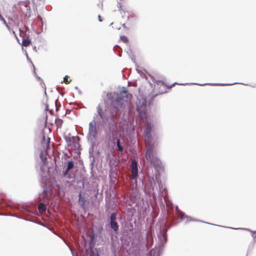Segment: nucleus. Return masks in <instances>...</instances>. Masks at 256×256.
Segmentation results:
<instances>
[{
    "mask_svg": "<svg viewBox=\"0 0 256 256\" xmlns=\"http://www.w3.org/2000/svg\"><path fill=\"white\" fill-rule=\"evenodd\" d=\"M154 124L148 121L147 126L144 128L143 132V136L146 138L149 143V146L146 148V157L147 160L151 163L156 169H160V170H164V166L162 162L159 158L154 156V140L152 136V133L154 132Z\"/></svg>",
    "mask_w": 256,
    "mask_h": 256,
    "instance_id": "f257e3e1",
    "label": "nucleus"
},
{
    "mask_svg": "<svg viewBox=\"0 0 256 256\" xmlns=\"http://www.w3.org/2000/svg\"><path fill=\"white\" fill-rule=\"evenodd\" d=\"M136 212V210L135 207L126 206L125 214L126 219V220L125 218L120 216L118 218V220L121 225L122 232L123 233V236L126 238H128V237L129 232L134 228V227L138 228L139 226V222H137L135 218L134 221L132 222V217Z\"/></svg>",
    "mask_w": 256,
    "mask_h": 256,
    "instance_id": "f03ea898",
    "label": "nucleus"
},
{
    "mask_svg": "<svg viewBox=\"0 0 256 256\" xmlns=\"http://www.w3.org/2000/svg\"><path fill=\"white\" fill-rule=\"evenodd\" d=\"M134 228L129 232L128 238H126L123 236V233L121 232L122 236L119 238L121 244L126 246H130L131 244V247L135 248L136 250H141L146 246V237L142 236L139 233H134Z\"/></svg>",
    "mask_w": 256,
    "mask_h": 256,
    "instance_id": "7ed1b4c3",
    "label": "nucleus"
},
{
    "mask_svg": "<svg viewBox=\"0 0 256 256\" xmlns=\"http://www.w3.org/2000/svg\"><path fill=\"white\" fill-rule=\"evenodd\" d=\"M156 230L158 237L159 239L158 248L157 252L158 254L160 256L168 240L167 232L170 228L168 224V220L166 218H158L156 224Z\"/></svg>",
    "mask_w": 256,
    "mask_h": 256,
    "instance_id": "20e7f679",
    "label": "nucleus"
},
{
    "mask_svg": "<svg viewBox=\"0 0 256 256\" xmlns=\"http://www.w3.org/2000/svg\"><path fill=\"white\" fill-rule=\"evenodd\" d=\"M98 136V130L96 128V117L94 116L92 120L88 124V132L86 136V138L90 144V146L88 150V154L90 159V166L92 167L94 166L95 158H94V147L96 146V140Z\"/></svg>",
    "mask_w": 256,
    "mask_h": 256,
    "instance_id": "39448f33",
    "label": "nucleus"
},
{
    "mask_svg": "<svg viewBox=\"0 0 256 256\" xmlns=\"http://www.w3.org/2000/svg\"><path fill=\"white\" fill-rule=\"evenodd\" d=\"M0 208L7 212L12 211L24 216H35L36 213L24 206L16 204L12 201L6 202L4 200L0 202Z\"/></svg>",
    "mask_w": 256,
    "mask_h": 256,
    "instance_id": "423d86ee",
    "label": "nucleus"
},
{
    "mask_svg": "<svg viewBox=\"0 0 256 256\" xmlns=\"http://www.w3.org/2000/svg\"><path fill=\"white\" fill-rule=\"evenodd\" d=\"M160 84H161L164 87H166L168 89L171 88L172 86H174L175 84H178L180 86H186L188 84H194V85H198V86H206V85H208V86H232L235 84H244L242 82H234L232 84H229V83H204V84H199L197 82H186V83H177L176 82H174L170 86H168L163 81V80H158L156 84V85L158 86V87H159Z\"/></svg>",
    "mask_w": 256,
    "mask_h": 256,
    "instance_id": "0eeeda50",
    "label": "nucleus"
},
{
    "mask_svg": "<svg viewBox=\"0 0 256 256\" xmlns=\"http://www.w3.org/2000/svg\"><path fill=\"white\" fill-rule=\"evenodd\" d=\"M138 164L136 161H134L131 163L130 168L132 174L133 180H134L136 186H140V185L142 186H144V181L143 178L144 174L141 172L138 174Z\"/></svg>",
    "mask_w": 256,
    "mask_h": 256,
    "instance_id": "6e6552de",
    "label": "nucleus"
},
{
    "mask_svg": "<svg viewBox=\"0 0 256 256\" xmlns=\"http://www.w3.org/2000/svg\"><path fill=\"white\" fill-rule=\"evenodd\" d=\"M139 96L137 97L136 102V110L141 116H144L146 112V98L140 94L138 91Z\"/></svg>",
    "mask_w": 256,
    "mask_h": 256,
    "instance_id": "1a4fd4ad",
    "label": "nucleus"
},
{
    "mask_svg": "<svg viewBox=\"0 0 256 256\" xmlns=\"http://www.w3.org/2000/svg\"><path fill=\"white\" fill-rule=\"evenodd\" d=\"M106 226L108 228V230L114 235V238L118 240V238L122 236L121 234V225L120 224V229L117 221H111L106 222Z\"/></svg>",
    "mask_w": 256,
    "mask_h": 256,
    "instance_id": "9d476101",
    "label": "nucleus"
},
{
    "mask_svg": "<svg viewBox=\"0 0 256 256\" xmlns=\"http://www.w3.org/2000/svg\"><path fill=\"white\" fill-rule=\"evenodd\" d=\"M19 8V13L21 15L24 16V18H28L30 16V2H20L18 4Z\"/></svg>",
    "mask_w": 256,
    "mask_h": 256,
    "instance_id": "9b49d317",
    "label": "nucleus"
},
{
    "mask_svg": "<svg viewBox=\"0 0 256 256\" xmlns=\"http://www.w3.org/2000/svg\"><path fill=\"white\" fill-rule=\"evenodd\" d=\"M96 112L98 116L102 120L100 121V122L98 123V124L100 125L101 126H104L109 122L111 116L110 114H106L104 112L100 104H98L97 106Z\"/></svg>",
    "mask_w": 256,
    "mask_h": 256,
    "instance_id": "f8f14e48",
    "label": "nucleus"
},
{
    "mask_svg": "<svg viewBox=\"0 0 256 256\" xmlns=\"http://www.w3.org/2000/svg\"><path fill=\"white\" fill-rule=\"evenodd\" d=\"M86 194V193L82 190H80L78 193V202L84 212L86 211V206L90 204V200Z\"/></svg>",
    "mask_w": 256,
    "mask_h": 256,
    "instance_id": "ddd939ff",
    "label": "nucleus"
},
{
    "mask_svg": "<svg viewBox=\"0 0 256 256\" xmlns=\"http://www.w3.org/2000/svg\"><path fill=\"white\" fill-rule=\"evenodd\" d=\"M74 166L75 164L73 160H68L67 162V165L66 167L63 170L62 176L68 179L72 178L74 176V173H69L68 172L70 170L73 169L74 168Z\"/></svg>",
    "mask_w": 256,
    "mask_h": 256,
    "instance_id": "4468645a",
    "label": "nucleus"
},
{
    "mask_svg": "<svg viewBox=\"0 0 256 256\" xmlns=\"http://www.w3.org/2000/svg\"><path fill=\"white\" fill-rule=\"evenodd\" d=\"M123 98L118 93H116V98L110 102L112 106L115 109H123L124 104L123 102Z\"/></svg>",
    "mask_w": 256,
    "mask_h": 256,
    "instance_id": "2eb2a0df",
    "label": "nucleus"
},
{
    "mask_svg": "<svg viewBox=\"0 0 256 256\" xmlns=\"http://www.w3.org/2000/svg\"><path fill=\"white\" fill-rule=\"evenodd\" d=\"M157 182L158 185L159 190L160 194V198L158 200L159 204L162 212H164L165 211V205L162 201V197L164 196V189L163 188V186L160 180L158 181Z\"/></svg>",
    "mask_w": 256,
    "mask_h": 256,
    "instance_id": "dca6fc26",
    "label": "nucleus"
},
{
    "mask_svg": "<svg viewBox=\"0 0 256 256\" xmlns=\"http://www.w3.org/2000/svg\"><path fill=\"white\" fill-rule=\"evenodd\" d=\"M148 184L150 188V192L154 194H156L155 190V186H156V184L154 178H150L148 179Z\"/></svg>",
    "mask_w": 256,
    "mask_h": 256,
    "instance_id": "f3484780",
    "label": "nucleus"
},
{
    "mask_svg": "<svg viewBox=\"0 0 256 256\" xmlns=\"http://www.w3.org/2000/svg\"><path fill=\"white\" fill-rule=\"evenodd\" d=\"M0 215L5 216H12V217H16V218H19V219H22V220H24L26 221L30 222H33V223H35V224H38L35 221H34V220H32L26 218H22L20 216H19L18 214H10L2 213V214H0Z\"/></svg>",
    "mask_w": 256,
    "mask_h": 256,
    "instance_id": "a211bd4d",
    "label": "nucleus"
},
{
    "mask_svg": "<svg viewBox=\"0 0 256 256\" xmlns=\"http://www.w3.org/2000/svg\"><path fill=\"white\" fill-rule=\"evenodd\" d=\"M32 66H33V68H34L33 72H34V76L38 80L40 81V84H42V88H43L44 89V92H45V94H46V86L44 82V80L40 76H39L37 74L36 72V68H35V66L34 64H32Z\"/></svg>",
    "mask_w": 256,
    "mask_h": 256,
    "instance_id": "6ab92c4d",
    "label": "nucleus"
},
{
    "mask_svg": "<svg viewBox=\"0 0 256 256\" xmlns=\"http://www.w3.org/2000/svg\"><path fill=\"white\" fill-rule=\"evenodd\" d=\"M48 124V114H46V120L44 122V124L43 128L41 130V134H42V144H43L45 142H46V136H45V133H44V129L46 128Z\"/></svg>",
    "mask_w": 256,
    "mask_h": 256,
    "instance_id": "aec40b11",
    "label": "nucleus"
},
{
    "mask_svg": "<svg viewBox=\"0 0 256 256\" xmlns=\"http://www.w3.org/2000/svg\"><path fill=\"white\" fill-rule=\"evenodd\" d=\"M118 213L116 212H113L110 213V216L108 218L106 222H111V221H117L118 220Z\"/></svg>",
    "mask_w": 256,
    "mask_h": 256,
    "instance_id": "412c9836",
    "label": "nucleus"
},
{
    "mask_svg": "<svg viewBox=\"0 0 256 256\" xmlns=\"http://www.w3.org/2000/svg\"><path fill=\"white\" fill-rule=\"evenodd\" d=\"M115 202L113 199L110 198L108 201L106 199V206L108 209L114 210V208Z\"/></svg>",
    "mask_w": 256,
    "mask_h": 256,
    "instance_id": "4be33fe9",
    "label": "nucleus"
},
{
    "mask_svg": "<svg viewBox=\"0 0 256 256\" xmlns=\"http://www.w3.org/2000/svg\"><path fill=\"white\" fill-rule=\"evenodd\" d=\"M40 158L42 166H46L48 164V160L46 156L44 154L42 150H40Z\"/></svg>",
    "mask_w": 256,
    "mask_h": 256,
    "instance_id": "5701e85b",
    "label": "nucleus"
},
{
    "mask_svg": "<svg viewBox=\"0 0 256 256\" xmlns=\"http://www.w3.org/2000/svg\"><path fill=\"white\" fill-rule=\"evenodd\" d=\"M32 42L31 39L30 38H24V37L22 38V45L24 46H30Z\"/></svg>",
    "mask_w": 256,
    "mask_h": 256,
    "instance_id": "b1692460",
    "label": "nucleus"
},
{
    "mask_svg": "<svg viewBox=\"0 0 256 256\" xmlns=\"http://www.w3.org/2000/svg\"><path fill=\"white\" fill-rule=\"evenodd\" d=\"M133 204H135L134 206H137L138 204L134 200H128L126 199V204L127 207H131L133 206Z\"/></svg>",
    "mask_w": 256,
    "mask_h": 256,
    "instance_id": "393cba45",
    "label": "nucleus"
},
{
    "mask_svg": "<svg viewBox=\"0 0 256 256\" xmlns=\"http://www.w3.org/2000/svg\"><path fill=\"white\" fill-rule=\"evenodd\" d=\"M117 92H108L106 94L108 100L110 101V102L116 98V96Z\"/></svg>",
    "mask_w": 256,
    "mask_h": 256,
    "instance_id": "a878e982",
    "label": "nucleus"
},
{
    "mask_svg": "<svg viewBox=\"0 0 256 256\" xmlns=\"http://www.w3.org/2000/svg\"><path fill=\"white\" fill-rule=\"evenodd\" d=\"M38 210L40 212H44L46 210V208L44 203H40L38 206Z\"/></svg>",
    "mask_w": 256,
    "mask_h": 256,
    "instance_id": "bb28decb",
    "label": "nucleus"
},
{
    "mask_svg": "<svg viewBox=\"0 0 256 256\" xmlns=\"http://www.w3.org/2000/svg\"><path fill=\"white\" fill-rule=\"evenodd\" d=\"M118 248V246H117L116 244L114 242H112L110 246V250L113 254H116Z\"/></svg>",
    "mask_w": 256,
    "mask_h": 256,
    "instance_id": "cd10ccee",
    "label": "nucleus"
},
{
    "mask_svg": "<svg viewBox=\"0 0 256 256\" xmlns=\"http://www.w3.org/2000/svg\"><path fill=\"white\" fill-rule=\"evenodd\" d=\"M166 90H159L158 92L156 94H153L152 96L151 97V98L150 99V101H152L154 100V99L158 95V94H164L166 92Z\"/></svg>",
    "mask_w": 256,
    "mask_h": 256,
    "instance_id": "c85d7f7f",
    "label": "nucleus"
},
{
    "mask_svg": "<svg viewBox=\"0 0 256 256\" xmlns=\"http://www.w3.org/2000/svg\"><path fill=\"white\" fill-rule=\"evenodd\" d=\"M129 58H130L131 60L133 62V63L134 64V65L136 67V70L137 72L138 73L140 74V71L137 68L138 67V66L137 63L136 62L134 56H129Z\"/></svg>",
    "mask_w": 256,
    "mask_h": 256,
    "instance_id": "c756f323",
    "label": "nucleus"
},
{
    "mask_svg": "<svg viewBox=\"0 0 256 256\" xmlns=\"http://www.w3.org/2000/svg\"><path fill=\"white\" fill-rule=\"evenodd\" d=\"M70 134L69 133L68 136H64V138L66 142L68 144L71 142V139L74 140L75 138V137L74 136H72V138H70L69 136H70Z\"/></svg>",
    "mask_w": 256,
    "mask_h": 256,
    "instance_id": "7c9ffc66",
    "label": "nucleus"
},
{
    "mask_svg": "<svg viewBox=\"0 0 256 256\" xmlns=\"http://www.w3.org/2000/svg\"><path fill=\"white\" fill-rule=\"evenodd\" d=\"M41 186L42 187L43 189V195L44 196L50 190V187L48 186H43L41 185Z\"/></svg>",
    "mask_w": 256,
    "mask_h": 256,
    "instance_id": "2f4dec72",
    "label": "nucleus"
},
{
    "mask_svg": "<svg viewBox=\"0 0 256 256\" xmlns=\"http://www.w3.org/2000/svg\"><path fill=\"white\" fill-rule=\"evenodd\" d=\"M0 20L1 22H2L5 25V26L8 29L10 30V28L9 26L8 25V23L6 22V20H5V19L2 16H0Z\"/></svg>",
    "mask_w": 256,
    "mask_h": 256,
    "instance_id": "473e14b6",
    "label": "nucleus"
},
{
    "mask_svg": "<svg viewBox=\"0 0 256 256\" xmlns=\"http://www.w3.org/2000/svg\"><path fill=\"white\" fill-rule=\"evenodd\" d=\"M185 218H186V222L193 220V218L190 216H187L186 215L182 216L180 218V220H184Z\"/></svg>",
    "mask_w": 256,
    "mask_h": 256,
    "instance_id": "72a5a7b5",
    "label": "nucleus"
},
{
    "mask_svg": "<svg viewBox=\"0 0 256 256\" xmlns=\"http://www.w3.org/2000/svg\"><path fill=\"white\" fill-rule=\"evenodd\" d=\"M120 40L124 43H128L129 40L128 38L126 36H120Z\"/></svg>",
    "mask_w": 256,
    "mask_h": 256,
    "instance_id": "f704fd0d",
    "label": "nucleus"
},
{
    "mask_svg": "<svg viewBox=\"0 0 256 256\" xmlns=\"http://www.w3.org/2000/svg\"><path fill=\"white\" fill-rule=\"evenodd\" d=\"M93 194H94V198H95V199L96 200V198H98V190L96 188H93Z\"/></svg>",
    "mask_w": 256,
    "mask_h": 256,
    "instance_id": "c9c22d12",
    "label": "nucleus"
},
{
    "mask_svg": "<svg viewBox=\"0 0 256 256\" xmlns=\"http://www.w3.org/2000/svg\"><path fill=\"white\" fill-rule=\"evenodd\" d=\"M63 122V120L61 118H57L56 120V124L58 127L60 128Z\"/></svg>",
    "mask_w": 256,
    "mask_h": 256,
    "instance_id": "e433bc0d",
    "label": "nucleus"
},
{
    "mask_svg": "<svg viewBox=\"0 0 256 256\" xmlns=\"http://www.w3.org/2000/svg\"><path fill=\"white\" fill-rule=\"evenodd\" d=\"M192 221H194V222H202V223H204V224H210V225L219 226L218 225H217V224H212V223L208 222H204L203 220H198V219H196V218H193V220Z\"/></svg>",
    "mask_w": 256,
    "mask_h": 256,
    "instance_id": "4c0bfd02",
    "label": "nucleus"
},
{
    "mask_svg": "<svg viewBox=\"0 0 256 256\" xmlns=\"http://www.w3.org/2000/svg\"><path fill=\"white\" fill-rule=\"evenodd\" d=\"M91 166V171L90 172V178L92 180H96L98 179V178L97 176H94V172L92 170V168L94 167V166L92 167V166Z\"/></svg>",
    "mask_w": 256,
    "mask_h": 256,
    "instance_id": "58836bf2",
    "label": "nucleus"
},
{
    "mask_svg": "<svg viewBox=\"0 0 256 256\" xmlns=\"http://www.w3.org/2000/svg\"><path fill=\"white\" fill-rule=\"evenodd\" d=\"M69 76L68 75L65 76L64 77V80L61 82V83L64 82L66 84H69L71 82V80H67V78H68Z\"/></svg>",
    "mask_w": 256,
    "mask_h": 256,
    "instance_id": "ea45409f",
    "label": "nucleus"
},
{
    "mask_svg": "<svg viewBox=\"0 0 256 256\" xmlns=\"http://www.w3.org/2000/svg\"><path fill=\"white\" fill-rule=\"evenodd\" d=\"M150 76V77L152 80L153 82H156V84H157V82L158 80H156V78H154V77L151 75V74H149ZM159 87H158V86L156 85V84H154V89H156L157 88H158Z\"/></svg>",
    "mask_w": 256,
    "mask_h": 256,
    "instance_id": "a19ab883",
    "label": "nucleus"
},
{
    "mask_svg": "<svg viewBox=\"0 0 256 256\" xmlns=\"http://www.w3.org/2000/svg\"><path fill=\"white\" fill-rule=\"evenodd\" d=\"M228 228H230L234 229V230H246V231H248V232L250 231V229L247 228H234L232 227H228Z\"/></svg>",
    "mask_w": 256,
    "mask_h": 256,
    "instance_id": "79ce46f5",
    "label": "nucleus"
},
{
    "mask_svg": "<svg viewBox=\"0 0 256 256\" xmlns=\"http://www.w3.org/2000/svg\"><path fill=\"white\" fill-rule=\"evenodd\" d=\"M116 148H118V151H122V148L118 140L116 142Z\"/></svg>",
    "mask_w": 256,
    "mask_h": 256,
    "instance_id": "37998d69",
    "label": "nucleus"
},
{
    "mask_svg": "<svg viewBox=\"0 0 256 256\" xmlns=\"http://www.w3.org/2000/svg\"><path fill=\"white\" fill-rule=\"evenodd\" d=\"M128 94V90L126 88L123 87L120 92V94Z\"/></svg>",
    "mask_w": 256,
    "mask_h": 256,
    "instance_id": "c03bdc74",
    "label": "nucleus"
},
{
    "mask_svg": "<svg viewBox=\"0 0 256 256\" xmlns=\"http://www.w3.org/2000/svg\"><path fill=\"white\" fill-rule=\"evenodd\" d=\"M50 138L49 137H48L47 140H46V147L49 146L50 144Z\"/></svg>",
    "mask_w": 256,
    "mask_h": 256,
    "instance_id": "a18cd8bd",
    "label": "nucleus"
},
{
    "mask_svg": "<svg viewBox=\"0 0 256 256\" xmlns=\"http://www.w3.org/2000/svg\"><path fill=\"white\" fill-rule=\"evenodd\" d=\"M114 51H118V52L121 50L120 48L118 45H116L114 46Z\"/></svg>",
    "mask_w": 256,
    "mask_h": 256,
    "instance_id": "49530a36",
    "label": "nucleus"
},
{
    "mask_svg": "<svg viewBox=\"0 0 256 256\" xmlns=\"http://www.w3.org/2000/svg\"><path fill=\"white\" fill-rule=\"evenodd\" d=\"M64 156L65 160L70 158V156L66 152H64Z\"/></svg>",
    "mask_w": 256,
    "mask_h": 256,
    "instance_id": "de8ad7c7",
    "label": "nucleus"
},
{
    "mask_svg": "<svg viewBox=\"0 0 256 256\" xmlns=\"http://www.w3.org/2000/svg\"><path fill=\"white\" fill-rule=\"evenodd\" d=\"M40 178H41V179L44 182H46V180H47V177L46 176H40Z\"/></svg>",
    "mask_w": 256,
    "mask_h": 256,
    "instance_id": "09e8293b",
    "label": "nucleus"
},
{
    "mask_svg": "<svg viewBox=\"0 0 256 256\" xmlns=\"http://www.w3.org/2000/svg\"><path fill=\"white\" fill-rule=\"evenodd\" d=\"M128 51H131L130 46H128V50H124V52H126V54H128V56H130L131 55Z\"/></svg>",
    "mask_w": 256,
    "mask_h": 256,
    "instance_id": "8fccbe9b",
    "label": "nucleus"
},
{
    "mask_svg": "<svg viewBox=\"0 0 256 256\" xmlns=\"http://www.w3.org/2000/svg\"><path fill=\"white\" fill-rule=\"evenodd\" d=\"M54 182H55L56 186V188H62L60 185L57 183V182H56V180H54Z\"/></svg>",
    "mask_w": 256,
    "mask_h": 256,
    "instance_id": "3c124183",
    "label": "nucleus"
},
{
    "mask_svg": "<svg viewBox=\"0 0 256 256\" xmlns=\"http://www.w3.org/2000/svg\"><path fill=\"white\" fill-rule=\"evenodd\" d=\"M118 10L120 11L122 10V5L120 2H118Z\"/></svg>",
    "mask_w": 256,
    "mask_h": 256,
    "instance_id": "603ef678",
    "label": "nucleus"
},
{
    "mask_svg": "<svg viewBox=\"0 0 256 256\" xmlns=\"http://www.w3.org/2000/svg\"><path fill=\"white\" fill-rule=\"evenodd\" d=\"M74 88L77 90L80 94H82V91L78 88L77 86H76L74 87Z\"/></svg>",
    "mask_w": 256,
    "mask_h": 256,
    "instance_id": "864d4df0",
    "label": "nucleus"
},
{
    "mask_svg": "<svg viewBox=\"0 0 256 256\" xmlns=\"http://www.w3.org/2000/svg\"><path fill=\"white\" fill-rule=\"evenodd\" d=\"M42 166V164L40 166V172H43L44 174V170L43 168V166Z\"/></svg>",
    "mask_w": 256,
    "mask_h": 256,
    "instance_id": "5fc2aeb1",
    "label": "nucleus"
},
{
    "mask_svg": "<svg viewBox=\"0 0 256 256\" xmlns=\"http://www.w3.org/2000/svg\"><path fill=\"white\" fill-rule=\"evenodd\" d=\"M26 58H27V60H29V61L32 63V64H33V63H32V60H30V58H29V57H28V55L27 52H26Z\"/></svg>",
    "mask_w": 256,
    "mask_h": 256,
    "instance_id": "6e6d98bb",
    "label": "nucleus"
},
{
    "mask_svg": "<svg viewBox=\"0 0 256 256\" xmlns=\"http://www.w3.org/2000/svg\"><path fill=\"white\" fill-rule=\"evenodd\" d=\"M50 109H49V106L48 104H46V106H45V109L44 110H48Z\"/></svg>",
    "mask_w": 256,
    "mask_h": 256,
    "instance_id": "4d7b16f0",
    "label": "nucleus"
},
{
    "mask_svg": "<svg viewBox=\"0 0 256 256\" xmlns=\"http://www.w3.org/2000/svg\"><path fill=\"white\" fill-rule=\"evenodd\" d=\"M98 21L100 22H102V17H101V16L100 15H98Z\"/></svg>",
    "mask_w": 256,
    "mask_h": 256,
    "instance_id": "13d9d810",
    "label": "nucleus"
},
{
    "mask_svg": "<svg viewBox=\"0 0 256 256\" xmlns=\"http://www.w3.org/2000/svg\"><path fill=\"white\" fill-rule=\"evenodd\" d=\"M98 6L99 7V8H102V2H100V4H98Z\"/></svg>",
    "mask_w": 256,
    "mask_h": 256,
    "instance_id": "bf43d9fd",
    "label": "nucleus"
},
{
    "mask_svg": "<svg viewBox=\"0 0 256 256\" xmlns=\"http://www.w3.org/2000/svg\"><path fill=\"white\" fill-rule=\"evenodd\" d=\"M12 32L13 34L15 35V36L16 37V38H17V40L18 41V42L20 43V40L18 39L16 34H15V32L14 31H12Z\"/></svg>",
    "mask_w": 256,
    "mask_h": 256,
    "instance_id": "052dcab7",
    "label": "nucleus"
},
{
    "mask_svg": "<svg viewBox=\"0 0 256 256\" xmlns=\"http://www.w3.org/2000/svg\"><path fill=\"white\" fill-rule=\"evenodd\" d=\"M249 232L252 233V234H254V233H256V231H252V230H250V231Z\"/></svg>",
    "mask_w": 256,
    "mask_h": 256,
    "instance_id": "680f3d73",
    "label": "nucleus"
},
{
    "mask_svg": "<svg viewBox=\"0 0 256 256\" xmlns=\"http://www.w3.org/2000/svg\"><path fill=\"white\" fill-rule=\"evenodd\" d=\"M118 53H119V54H118V56H119V57H121V56H122V51H121V50H120V51L118 52Z\"/></svg>",
    "mask_w": 256,
    "mask_h": 256,
    "instance_id": "e2e57ef3",
    "label": "nucleus"
},
{
    "mask_svg": "<svg viewBox=\"0 0 256 256\" xmlns=\"http://www.w3.org/2000/svg\"><path fill=\"white\" fill-rule=\"evenodd\" d=\"M48 112L50 114H52L54 112V110H49Z\"/></svg>",
    "mask_w": 256,
    "mask_h": 256,
    "instance_id": "0e129e2a",
    "label": "nucleus"
},
{
    "mask_svg": "<svg viewBox=\"0 0 256 256\" xmlns=\"http://www.w3.org/2000/svg\"><path fill=\"white\" fill-rule=\"evenodd\" d=\"M252 236L253 238V239H254L256 238V234L254 236V234H252Z\"/></svg>",
    "mask_w": 256,
    "mask_h": 256,
    "instance_id": "69168bd1",
    "label": "nucleus"
},
{
    "mask_svg": "<svg viewBox=\"0 0 256 256\" xmlns=\"http://www.w3.org/2000/svg\"><path fill=\"white\" fill-rule=\"evenodd\" d=\"M122 26L124 28H126V24H122Z\"/></svg>",
    "mask_w": 256,
    "mask_h": 256,
    "instance_id": "338daca9",
    "label": "nucleus"
},
{
    "mask_svg": "<svg viewBox=\"0 0 256 256\" xmlns=\"http://www.w3.org/2000/svg\"><path fill=\"white\" fill-rule=\"evenodd\" d=\"M33 50L35 51V52H36V46H34L33 47Z\"/></svg>",
    "mask_w": 256,
    "mask_h": 256,
    "instance_id": "774afa93",
    "label": "nucleus"
}]
</instances>
